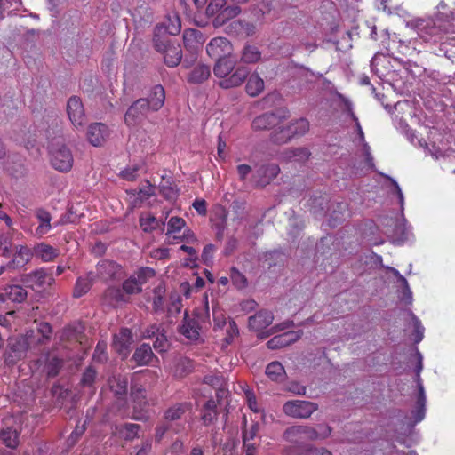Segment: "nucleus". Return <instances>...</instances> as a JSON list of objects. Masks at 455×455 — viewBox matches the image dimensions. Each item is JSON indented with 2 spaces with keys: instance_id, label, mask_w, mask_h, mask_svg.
<instances>
[{
  "instance_id": "obj_50",
  "label": "nucleus",
  "mask_w": 455,
  "mask_h": 455,
  "mask_svg": "<svg viewBox=\"0 0 455 455\" xmlns=\"http://www.w3.org/2000/svg\"><path fill=\"white\" fill-rule=\"evenodd\" d=\"M123 291L127 294L140 293L141 291V286L134 279V276L132 275L124 282Z\"/></svg>"
},
{
  "instance_id": "obj_1",
  "label": "nucleus",
  "mask_w": 455,
  "mask_h": 455,
  "mask_svg": "<svg viewBox=\"0 0 455 455\" xmlns=\"http://www.w3.org/2000/svg\"><path fill=\"white\" fill-rule=\"evenodd\" d=\"M232 45L225 37L212 38L206 45L207 54L216 60L213 74L222 80L219 85L223 89H231L242 85L250 73V68L238 64L231 56Z\"/></svg>"
},
{
  "instance_id": "obj_31",
  "label": "nucleus",
  "mask_w": 455,
  "mask_h": 455,
  "mask_svg": "<svg viewBox=\"0 0 455 455\" xmlns=\"http://www.w3.org/2000/svg\"><path fill=\"white\" fill-rule=\"evenodd\" d=\"M267 376L273 381L282 382L285 379L286 372L281 363L275 361L267 364Z\"/></svg>"
},
{
  "instance_id": "obj_58",
  "label": "nucleus",
  "mask_w": 455,
  "mask_h": 455,
  "mask_svg": "<svg viewBox=\"0 0 455 455\" xmlns=\"http://www.w3.org/2000/svg\"><path fill=\"white\" fill-rule=\"evenodd\" d=\"M153 347L156 350L159 352H164L166 350L168 347V341L165 333L162 330L156 336V340L153 344Z\"/></svg>"
},
{
  "instance_id": "obj_18",
  "label": "nucleus",
  "mask_w": 455,
  "mask_h": 455,
  "mask_svg": "<svg viewBox=\"0 0 455 455\" xmlns=\"http://www.w3.org/2000/svg\"><path fill=\"white\" fill-rule=\"evenodd\" d=\"M97 272L104 280L116 279L121 276L122 267L112 260L103 259L98 263Z\"/></svg>"
},
{
  "instance_id": "obj_34",
  "label": "nucleus",
  "mask_w": 455,
  "mask_h": 455,
  "mask_svg": "<svg viewBox=\"0 0 455 455\" xmlns=\"http://www.w3.org/2000/svg\"><path fill=\"white\" fill-rule=\"evenodd\" d=\"M30 250L26 246H20L15 253V258L7 264L8 268H15L16 267L26 265L31 259Z\"/></svg>"
},
{
  "instance_id": "obj_11",
  "label": "nucleus",
  "mask_w": 455,
  "mask_h": 455,
  "mask_svg": "<svg viewBox=\"0 0 455 455\" xmlns=\"http://www.w3.org/2000/svg\"><path fill=\"white\" fill-rule=\"evenodd\" d=\"M132 343V335L128 329L120 330L113 337V347L123 358H125L130 353Z\"/></svg>"
},
{
  "instance_id": "obj_24",
  "label": "nucleus",
  "mask_w": 455,
  "mask_h": 455,
  "mask_svg": "<svg viewBox=\"0 0 455 455\" xmlns=\"http://www.w3.org/2000/svg\"><path fill=\"white\" fill-rule=\"evenodd\" d=\"M35 216L37 219V220L39 221V225L36 229V235L38 236H43V235H46L52 228L51 213L43 208H37L35 211Z\"/></svg>"
},
{
  "instance_id": "obj_61",
  "label": "nucleus",
  "mask_w": 455,
  "mask_h": 455,
  "mask_svg": "<svg viewBox=\"0 0 455 455\" xmlns=\"http://www.w3.org/2000/svg\"><path fill=\"white\" fill-rule=\"evenodd\" d=\"M239 330L237 324L235 323V321H230L227 329V336L224 339L225 342L227 344H231L234 340V338L237 336Z\"/></svg>"
},
{
  "instance_id": "obj_5",
  "label": "nucleus",
  "mask_w": 455,
  "mask_h": 455,
  "mask_svg": "<svg viewBox=\"0 0 455 455\" xmlns=\"http://www.w3.org/2000/svg\"><path fill=\"white\" fill-rule=\"evenodd\" d=\"M287 111L282 108L264 113L254 118L251 127L255 131L272 129L287 118Z\"/></svg>"
},
{
  "instance_id": "obj_59",
  "label": "nucleus",
  "mask_w": 455,
  "mask_h": 455,
  "mask_svg": "<svg viewBox=\"0 0 455 455\" xmlns=\"http://www.w3.org/2000/svg\"><path fill=\"white\" fill-rule=\"evenodd\" d=\"M139 169L140 166L138 164L129 166L120 172V176L125 180L133 181L138 177L137 172Z\"/></svg>"
},
{
  "instance_id": "obj_26",
  "label": "nucleus",
  "mask_w": 455,
  "mask_h": 455,
  "mask_svg": "<svg viewBox=\"0 0 455 455\" xmlns=\"http://www.w3.org/2000/svg\"><path fill=\"white\" fill-rule=\"evenodd\" d=\"M4 291V293L1 295L4 297L3 300L8 299L12 302L21 303L28 296L27 291L20 285H9Z\"/></svg>"
},
{
  "instance_id": "obj_4",
  "label": "nucleus",
  "mask_w": 455,
  "mask_h": 455,
  "mask_svg": "<svg viewBox=\"0 0 455 455\" xmlns=\"http://www.w3.org/2000/svg\"><path fill=\"white\" fill-rule=\"evenodd\" d=\"M317 410V403L304 400H291L283 405L284 414L295 419H308Z\"/></svg>"
},
{
  "instance_id": "obj_23",
  "label": "nucleus",
  "mask_w": 455,
  "mask_h": 455,
  "mask_svg": "<svg viewBox=\"0 0 455 455\" xmlns=\"http://www.w3.org/2000/svg\"><path fill=\"white\" fill-rule=\"evenodd\" d=\"M110 390L118 398H124L127 394L128 379L122 375H113L108 379Z\"/></svg>"
},
{
  "instance_id": "obj_15",
  "label": "nucleus",
  "mask_w": 455,
  "mask_h": 455,
  "mask_svg": "<svg viewBox=\"0 0 455 455\" xmlns=\"http://www.w3.org/2000/svg\"><path fill=\"white\" fill-rule=\"evenodd\" d=\"M108 135V128L102 123L92 124L87 129V139L95 147L101 146Z\"/></svg>"
},
{
  "instance_id": "obj_33",
  "label": "nucleus",
  "mask_w": 455,
  "mask_h": 455,
  "mask_svg": "<svg viewBox=\"0 0 455 455\" xmlns=\"http://www.w3.org/2000/svg\"><path fill=\"white\" fill-rule=\"evenodd\" d=\"M211 75L210 67L204 64L194 68L188 76V82L192 84H201L206 81Z\"/></svg>"
},
{
  "instance_id": "obj_21",
  "label": "nucleus",
  "mask_w": 455,
  "mask_h": 455,
  "mask_svg": "<svg viewBox=\"0 0 455 455\" xmlns=\"http://www.w3.org/2000/svg\"><path fill=\"white\" fill-rule=\"evenodd\" d=\"M192 408L190 402L177 403L169 407L164 412V419L166 422L172 424L182 418V416Z\"/></svg>"
},
{
  "instance_id": "obj_17",
  "label": "nucleus",
  "mask_w": 455,
  "mask_h": 455,
  "mask_svg": "<svg viewBox=\"0 0 455 455\" xmlns=\"http://www.w3.org/2000/svg\"><path fill=\"white\" fill-rule=\"evenodd\" d=\"M180 332L188 339L196 341L199 339L200 326L196 319L190 317L186 311L184 314L182 324L180 326Z\"/></svg>"
},
{
  "instance_id": "obj_48",
  "label": "nucleus",
  "mask_w": 455,
  "mask_h": 455,
  "mask_svg": "<svg viewBox=\"0 0 455 455\" xmlns=\"http://www.w3.org/2000/svg\"><path fill=\"white\" fill-rule=\"evenodd\" d=\"M11 349L16 353V355L20 357L24 355L28 349V343L27 339L20 338L16 339L13 343L10 344Z\"/></svg>"
},
{
  "instance_id": "obj_52",
  "label": "nucleus",
  "mask_w": 455,
  "mask_h": 455,
  "mask_svg": "<svg viewBox=\"0 0 455 455\" xmlns=\"http://www.w3.org/2000/svg\"><path fill=\"white\" fill-rule=\"evenodd\" d=\"M106 349L107 344L105 342H99L93 353V360L99 363L106 362L108 360Z\"/></svg>"
},
{
  "instance_id": "obj_63",
  "label": "nucleus",
  "mask_w": 455,
  "mask_h": 455,
  "mask_svg": "<svg viewBox=\"0 0 455 455\" xmlns=\"http://www.w3.org/2000/svg\"><path fill=\"white\" fill-rule=\"evenodd\" d=\"M215 250L216 247L212 243L204 246L202 253V259L204 264L209 265L212 262Z\"/></svg>"
},
{
  "instance_id": "obj_10",
  "label": "nucleus",
  "mask_w": 455,
  "mask_h": 455,
  "mask_svg": "<svg viewBox=\"0 0 455 455\" xmlns=\"http://www.w3.org/2000/svg\"><path fill=\"white\" fill-rule=\"evenodd\" d=\"M280 172V168L276 164H266L260 165L255 174L254 179L258 187L264 188L268 185Z\"/></svg>"
},
{
  "instance_id": "obj_62",
  "label": "nucleus",
  "mask_w": 455,
  "mask_h": 455,
  "mask_svg": "<svg viewBox=\"0 0 455 455\" xmlns=\"http://www.w3.org/2000/svg\"><path fill=\"white\" fill-rule=\"evenodd\" d=\"M174 21H171L169 25L164 27V33H167L169 35H177L180 31V21L177 15L173 16Z\"/></svg>"
},
{
  "instance_id": "obj_7",
  "label": "nucleus",
  "mask_w": 455,
  "mask_h": 455,
  "mask_svg": "<svg viewBox=\"0 0 455 455\" xmlns=\"http://www.w3.org/2000/svg\"><path fill=\"white\" fill-rule=\"evenodd\" d=\"M151 111L148 102L144 99H138L127 109L124 115V122L128 126H135L140 124Z\"/></svg>"
},
{
  "instance_id": "obj_40",
  "label": "nucleus",
  "mask_w": 455,
  "mask_h": 455,
  "mask_svg": "<svg viewBox=\"0 0 455 455\" xmlns=\"http://www.w3.org/2000/svg\"><path fill=\"white\" fill-rule=\"evenodd\" d=\"M36 251L37 256L44 262L52 261L59 254L57 249L44 243L39 244Z\"/></svg>"
},
{
  "instance_id": "obj_45",
  "label": "nucleus",
  "mask_w": 455,
  "mask_h": 455,
  "mask_svg": "<svg viewBox=\"0 0 455 455\" xmlns=\"http://www.w3.org/2000/svg\"><path fill=\"white\" fill-rule=\"evenodd\" d=\"M227 4V0H211L205 9L208 17L217 16Z\"/></svg>"
},
{
  "instance_id": "obj_51",
  "label": "nucleus",
  "mask_w": 455,
  "mask_h": 455,
  "mask_svg": "<svg viewBox=\"0 0 455 455\" xmlns=\"http://www.w3.org/2000/svg\"><path fill=\"white\" fill-rule=\"evenodd\" d=\"M244 26V21L241 20H233L226 26L225 31L229 35L236 36L243 32Z\"/></svg>"
},
{
  "instance_id": "obj_25",
  "label": "nucleus",
  "mask_w": 455,
  "mask_h": 455,
  "mask_svg": "<svg viewBox=\"0 0 455 455\" xmlns=\"http://www.w3.org/2000/svg\"><path fill=\"white\" fill-rule=\"evenodd\" d=\"M247 78L248 81L245 86L246 92L251 97H256L259 95L265 88L264 80L256 72H253L252 74L250 72L246 79Z\"/></svg>"
},
{
  "instance_id": "obj_44",
  "label": "nucleus",
  "mask_w": 455,
  "mask_h": 455,
  "mask_svg": "<svg viewBox=\"0 0 455 455\" xmlns=\"http://www.w3.org/2000/svg\"><path fill=\"white\" fill-rule=\"evenodd\" d=\"M140 225L145 232H151L164 224L160 223L154 216H148L146 218H140Z\"/></svg>"
},
{
  "instance_id": "obj_2",
  "label": "nucleus",
  "mask_w": 455,
  "mask_h": 455,
  "mask_svg": "<svg viewBox=\"0 0 455 455\" xmlns=\"http://www.w3.org/2000/svg\"><path fill=\"white\" fill-rule=\"evenodd\" d=\"M331 427L327 424H318L315 427L311 426H292L288 427L283 436L294 443H299L303 441L323 440L330 436Z\"/></svg>"
},
{
  "instance_id": "obj_47",
  "label": "nucleus",
  "mask_w": 455,
  "mask_h": 455,
  "mask_svg": "<svg viewBox=\"0 0 455 455\" xmlns=\"http://www.w3.org/2000/svg\"><path fill=\"white\" fill-rule=\"evenodd\" d=\"M335 95H336L337 99H339L341 103L342 110L344 112L347 113L352 120H356V116L354 113L353 104L350 101V100L338 92L335 93Z\"/></svg>"
},
{
  "instance_id": "obj_9",
  "label": "nucleus",
  "mask_w": 455,
  "mask_h": 455,
  "mask_svg": "<svg viewBox=\"0 0 455 455\" xmlns=\"http://www.w3.org/2000/svg\"><path fill=\"white\" fill-rule=\"evenodd\" d=\"M68 118L76 128H83L87 122L82 100L77 96H72L67 102Z\"/></svg>"
},
{
  "instance_id": "obj_12",
  "label": "nucleus",
  "mask_w": 455,
  "mask_h": 455,
  "mask_svg": "<svg viewBox=\"0 0 455 455\" xmlns=\"http://www.w3.org/2000/svg\"><path fill=\"white\" fill-rule=\"evenodd\" d=\"M21 281L31 287L33 285L43 287L44 285H52L54 283V278L44 268H40L24 275Z\"/></svg>"
},
{
  "instance_id": "obj_27",
  "label": "nucleus",
  "mask_w": 455,
  "mask_h": 455,
  "mask_svg": "<svg viewBox=\"0 0 455 455\" xmlns=\"http://www.w3.org/2000/svg\"><path fill=\"white\" fill-rule=\"evenodd\" d=\"M261 59V52L255 45L246 44L240 53V63L254 64Z\"/></svg>"
},
{
  "instance_id": "obj_41",
  "label": "nucleus",
  "mask_w": 455,
  "mask_h": 455,
  "mask_svg": "<svg viewBox=\"0 0 455 455\" xmlns=\"http://www.w3.org/2000/svg\"><path fill=\"white\" fill-rule=\"evenodd\" d=\"M291 139L292 137L288 133L287 127H280L278 130L273 132L270 136V140L278 145L285 144Z\"/></svg>"
},
{
  "instance_id": "obj_53",
  "label": "nucleus",
  "mask_w": 455,
  "mask_h": 455,
  "mask_svg": "<svg viewBox=\"0 0 455 455\" xmlns=\"http://www.w3.org/2000/svg\"><path fill=\"white\" fill-rule=\"evenodd\" d=\"M185 226V220L180 217H172L168 222L166 235L178 232Z\"/></svg>"
},
{
  "instance_id": "obj_55",
  "label": "nucleus",
  "mask_w": 455,
  "mask_h": 455,
  "mask_svg": "<svg viewBox=\"0 0 455 455\" xmlns=\"http://www.w3.org/2000/svg\"><path fill=\"white\" fill-rule=\"evenodd\" d=\"M96 378V371L89 366L85 369L81 379V384L84 387H91Z\"/></svg>"
},
{
  "instance_id": "obj_28",
  "label": "nucleus",
  "mask_w": 455,
  "mask_h": 455,
  "mask_svg": "<svg viewBox=\"0 0 455 455\" xmlns=\"http://www.w3.org/2000/svg\"><path fill=\"white\" fill-rule=\"evenodd\" d=\"M164 63L171 68L177 67L182 59V50L179 44H171L163 53Z\"/></svg>"
},
{
  "instance_id": "obj_8",
  "label": "nucleus",
  "mask_w": 455,
  "mask_h": 455,
  "mask_svg": "<svg viewBox=\"0 0 455 455\" xmlns=\"http://www.w3.org/2000/svg\"><path fill=\"white\" fill-rule=\"evenodd\" d=\"M37 363L43 365V371L48 379L57 377L64 365L63 359L52 354L50 350L44 351Z\"/></svg>"
},
{
  "instance_id": "obj_22",
  "label": "nucleus",
  "mask_w": 455,
  "mask_h": 455,
  "mask_svg": "<svg viewBox=\"0 0 455 455\" xmlns=\"http://www.w3.org/2000/svg\"><path fill=\"white\" fill-rule=\"evenodd\" d=\"M242 12L241 7L238 4H231L228 6H224L223 10L215 16L213 20V26L215 28H220L224 26L228 20L237 17Z\"/></svg>"
},
{
  "instance_id": "obj_42",
  "label": "nucleus",
  "mask_w": 455,
  "mask_h": 455,
  "mask_svg": "<svg viewBox=\"0 0 455 455\" xmlns=\"http://www.w3.org/2000/svg\"><path fill=\"white\" fill-rule=\"evenodd\" d=\"M260 425L259 422H253L249 427H246V420L244 419V426L242 429V437L245 441H253L259 435Z\"/></svg>"
},
{
  "instance_id": "obj_37",
  "label": "nucleus",
  "mask_w": 455,
  "mask_h": 455,
  "mask_svg": "<svg viewBox=\"0 0 455 455\" xmlns=\"http://www.w3.org/2000/svg\"><path fill=\"white\" fill-rule=\"evenodd\" d=\"M0 440L7 447L14 449L19 444V434L12 427H6L0 430Z\"/></svg>"
},
{
  "instance_id": "obj_57",
  "label": "nucleus",
  "mask_w": 455,
  "mask_h": 455,
  "mask_svg": "<svg viewBox=\"0 0 455 455\" xmlns=\"http://www.w3.org/2000/svg\"><path fill=\"white\" fill-rule=\"evenodd\" d=\"M106 295L112 300L116 302L125 301L126 298L124 293V291L117 287H110L107 290Z\"/></svg>"
},
{
  "instance_id": "obj_56",
  "label": "nucleus",
  "mask_w": 455,
  "mask_h": 455,
  "mask_svg": "<svg viewBox=\"0 0 455 455\" xmlns=\"http://www.w3.org/2000/svg\"><path fill=\"white\" fill-rule=\"evenodd\" d=\"M298 455H332V453L323 447L316 448L308 445L302 449Z\"/></svg>"
},
{
  "instance_id": "obj_39",
  "label": "nucleus",
  "mask_w": 455,
  "mask_h": 455,
  "mask_svg": "<svg viewBox=\"0 0 455 455\" xmlns=\"http://www.w3.org/2000/svg\"><path fill=\"white\" fill-rule=\"evenodd\" d=\"M161 195L169 201L174 200L178 196V190L172 186L171 179L163 178L159 185Z\"/></svg>"
},
{
  "instance_id": "obj_36",
  "label": "nucleus",
  "mask_w": 455,
  "mask_h": 455,
  "mask_svg": "<svg viewBox=\"0 0 455 455\" xmlns=\"http://www.w3.org/2000/svg\"><path fill=\"white\" fill-rule=\"evenodd\" d=\"M287 127L288 133L292 138L302 136L309 130V122L305 118H299L290 123Z\"/></svg>"
},
{
  "instance_id": "obj_3",
  "label": "nucleus",
  "mask_w": 455,
  "mask_h": 455,
  "mask_svg": "<svg viewBox=\"0 0 455 455\" xmlns=\"http://www.w3.org/2000/svg\"><path fill=\"white\" fill-rule=\"evenodd\" d=\"M49 152L51 164L55 170L61 172H68L71 170L74 157L69 148L60 142H52Z\"/></svg>"
},
{
  "instance_id": "obj_16",
  "label": "nucleus",
  "mask_w": 455,
  "mask_h": 455,
  "mask_svg": "<svg viewBox=\"0 0 455 455\" xmlns=\"http://www.w3.org/2000/svg\"><path fill=\"white\" fill-rule=\"evenodd\" d=\"M274 320L271 311L260 310L248 319V326L250 330L259 331L268 327Z\"/></svg>"
},
{
  "instance_id": "obj_54",
  "label": "nucleus",
  "mask_w": 455,
  "mask_h": 455,
  "mask_svg": "<svg viewBox=\"0 0 455 455\" xmlns=\"http://www.w3.org/2000/svg\"><path fill=\"white\" fill-rule=\"evenodd\" d=\"M411 315L413 327H414V342L419 343L422 340L423 336H424L423 335L424 327L422 326L420 321L415 315H413L412 313Z\"/></svg>"
},
{
  "instance_id": "obj_29",
  "label": "nucleus",
  "mask_w": 455,
  "mask_h": 455,
  "mask_svg": "<svg viewBox=\"0 0 455 455\" xmlns=\"http://www.w3.org/2000/svg\"><path fill=\"white\" fill-rule=\"evenodd\" d=\"M96 275L94 273L90 272L85 276H81L76 280L74 288V297L79 298L85 294L92 287Z\"/></svg>"
},
{
  "instance_id": "obj_46",
  "label": "nucleus",
  "mask_w": 455,
  "mask_h": 455,
  "mask_svg": "<svg viewBox=\"0 0 455 455\" xmlns=\"http://www.w3.org/2000/svg\"><path fill=\"white\" fill-rule=\"evenodd\" d=\"M37 331L42 336L38 339L37 343L40 345L46 344L51 339V334L52 332V326L46 322H42L38 324Z\"/></svg>"
},
{
  "instance_id": "obj_49",
  "label": "nucleus",
  "mask_w": 455,
  "mask_h": 455,
  "mask_svg": "<svg viewBox=\"0 0 455 455\" xmlns=\"http://www.w3.org/2000/svg\"><path fill=\"white\" fill-rule=\"evenodd\" d=\"M155 275V271L150 267H142L138 270L136 274H134L132 276H134V279L137 281V283L141 286L144 284L148 279L153 277Z\"/></svg>"
},
{
  "instance_id": "obj_32",
  "label": "nucleus",
  "mask_w": 455,
  "mask_h": 455,
  "mask_svg": "<svg viewBox=\"0 0 455 455\" xmlns=\"http://www.w3.org/2000/svg\"><path fill=\"white\" fill-rule=\"evenodd\" d=\"M140 426L134 423H125L116 427L117 434L127 441H132L139 436Z\"/></svg>"
},
{
  "instance_id": "obj_64",
  "label": "nucleus",
  "mask_w": 455,
  "mask_h": 455,
  "mask_svg": "<svg viewBox=\"0 0 455 455\" xmlns=\"http://www.w3.org/2000/svg\"><path fill=\"white\" fill-rule=\"evenodd\" d=\"M204 382L207 385L212 386V387H222L223 385V378L221 376L217 375H207L204 378Z\"/></svg>"
},
{
  "instance_id": "obj_38",
  "label": "nucleus",
  "mask_w": 455,
  "mask_h": 455,
  "mask_svg": "<svg viewBox=\"0 0 455 455\" xmlns=\"http://www.w3.org/2000/svg\"><path fill=\"white\" fill-rule=\"evenodd\" d=\"M310 156V152L307 148H291L284 151V157L287 160L305 161Z\"/></svg>"
},
{
  "instance_id": "obj_20",
  "label": "nucleus",
  "mask_w": 455,
  "mask_h": 455,
  "mask_svg": "<svg viewBox=\"0 0 455 455\" xmlns=\"http://www.w3.org/2000/svg\"><path fill=\"white\" fill-rule=\"evenodd\" d=\"M218 417L217 402L213 399H209L200 410V419L204 426H210L217 421Z\"/></svg>"
},
{
  "instance_id": "obj_19",
  "label": "nucleus",
  "mask_w": 455,
  "mask_h": 455,
  "mask_svg": "<svg viewBox=\"0 0 455 455\" xmlns=\"http://www.w3.org/2000/svg\"><path fill=\"white\" fill-rule=\"evenodd\" d=\"M143 99L148 102L151 111H158L164 104L165 91L161 84L154 85L149 90L148 97Z\"/></svg>"
},
{
  "instance_id": "obj_14",
  "label": "nucleus",
  "mask_w": 455,
  "mask_h": 455,
  "mask_svg": "<svg viewBox=\"0 0 455 455\" xmlns=\"http://www.w3.org/2000/svg\"><path fill=\"white\" fill-rule=\"evenodd\" d=\"M303 335V331H287L280 335H276L267 343L269 349H278L289 346L299 340Z\"/></svg>"
},
{
  "instance_id": "obj_30",
  "label": "nucleus",
  "mask_w": 455,
  "mask_h": 455,
  "mask_svg": "<svg viewBox=\"0 0 455 455\" xmlns=\"http://www.w3.org/2000/svg\"><path fill=\"white\" fill-rule=\"evenodd\" d=\"M153 356L154 354L151 347L144 343L135 350L132 360H133L137 365H146L151 362Z\"/></svg>"
},
{
  "instance_id": "obj_6",
  "label": "nucleus",
  "mask_w": 455,
  "mask_h": 455,
  "mask_svg": "<svg viewBox=\"0 0 455 455\" xmlns=\"http://www.w3.org/2000/svg\"><path fill=\"white\" fill-rule=\"evenodd\" d=\"M131 396L133 402V411L132 418L135 420H146L148 416L145 408L148 405V400L145 388L139 384L131 386Z\"/></svg>"
},
{
  "instance_id": "obj_43",
  "label": "nucleus",
  "mask_w": 455,
  "mask_h": 455,
  "mask_svg": "<svg viewBox=\"0 0 455 455\" xmlns=\"http://www.w3.org/2000/svg\"><path fill=\"white\" fill-rule=\"evenodd\" d=\"M230 277L237 289H243L247 286L246 277L235 267L230 269Z\"/></svg>"
},
{
  "instance_id": "obj_13",
  "label": "nucleus",
  "mask_w": 455,
  "mask_h": 455,
  "mask_svg": "<svg viewBox=\"0 0 455 455\" xmlns=\"http://www.w3.org/2000/svg\"><path fill=\"white\" fill-rule=\"evenodd\" d=\"M205 39L203 33L196 28H188L183 32V43L186 49H188L192 57L195 56L196 52L199 47H202Z\"/></svg>"
},
{
  "instance_id": "obj_35",
  "label": "nucleus",
  "mask_w": 455,
  "mask_h": 455,
  "mask_svg": "<svg viewBox=\"0 0 455 455\" xmlns=\"http://www.w3.org/2000/svg\"><path fill=\"white\" fill-rule=\"evenodd\" d=\"M164 27L156 26L154 31L153 44L155 49L161 52L162 54L168 49L171 45L169 37L167 36H162L161 34H164Z\"/></svg>"
},
{
  "instance_id": "obj_60",
  "label": "nucleus",
  "mask_w": 455,
  "mask_h": 455,
  "mask_svg": "<svg viewBox=\"0 0 455 455\" xmlns=\"http://www.w3.org/2000/svg\"><path fill=\"white\" fill-rule=\"evenodd\" d=\"M426 403L416 402L415 409L411 411L414 423L421 421L425 417Z\"/></svg>"
}]
</instances>
